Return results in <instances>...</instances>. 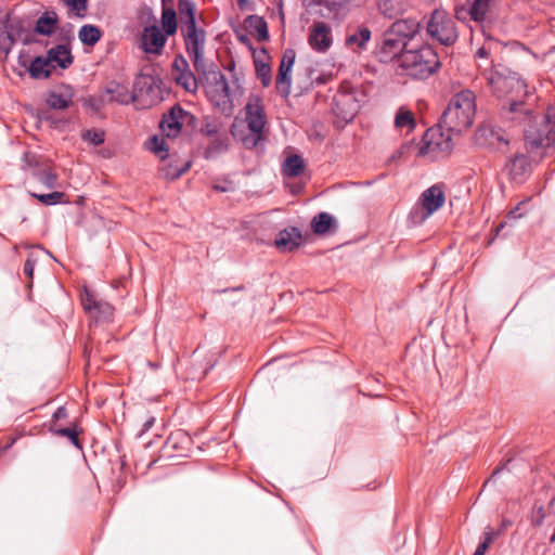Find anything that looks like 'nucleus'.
<instances>
[{"label":"nucleus","mask_w":555,"mask_h":555,"mask_svg":"<svg viewBox=\"0 0 555 555\" xmlns=\"http://www.w3.org/2000/svg\"><path fill=\"white\" fill-rule=\"evenodd\" d=\"M334 222L335 219L330 214L323 211L313 217L311 229L315 234H325Z\"/></svg>","instance_id":"72a5a7b5"},{"label":"nucleus","mask_w":555,"mask_h":555,"mask_svg":"<svg viewBox=\"0 0 555 555\" xmlns=\"http://www.w3.org/2000/svg\"><path fill=\"white\" fill-rule=\"evenodd\" d=\"M275 87H276L278 92L283 98H287L289 95L291 87H292V69L291 68L280 65L279 73L276 76Z\"/></svg>","instance_id":"7c9ffc66"},{"label":"nucleus","mask_w":555,"mask_h":555,"mask_svg":"<svg viewBox=\"0 0 555 555\" xmlns=\"http://www.w3.org/2000/svg\"><path fill=\"white\" fill-rule=\"evenodd\" d=\"M254 64H255L257 77L260 79L261 85L263 87H269L272 82L270 65L268 63L257 60V59L254 61Z\"/></svg>","instance_id":"4c0bfd02"},{"label":"nucleus","mask_w":555,"mask_h":555,"mask_svg":"<svg viewBox=\"0 0 555 555\" xmlns=\"http://www.w3.org/2000/svg\"><path fill=\"white\" fill-rule=\"evenodd\" d=\"M345 4L338 0H308L307 9L310 14L322 18L334 20Z\"/></svg>","instance_id":"6ab92c4d"},{"label":"nucleus","mask_w":555,"mask_h":555,"mask_svg":"<svg viewBox=\"0 0 555 555\" xmlns=\"http://www.w3.org/2000/svg\"><path fill=\"white\" fill-rule=\"evenodd\" d=\"M530 169V162L527 155L516 153L505 164V170L513 182L522 183Z\"/></svg>","instance_id":"a211bd4d"},{"label":"nucleus","mask_w":555,"mask_h":555,"mask_svg":"<svg viewBox=\"0 0 555 555\" xmlns=\"http://www.w3.org/2000/svg\"><path fill=\"white\" fill-rule=\"evenodd\" d=\"M305 170L304 159L299 155H291L288 156L283 165V172L287 177H298Z\"/></svg>","instance_id":"473e14b6"},{"label":"nucleus","mask_w":555,"mask_h":555,"mask_svg":"<svg viewBox=\"0 0 555 555\" xmlns=\"http://www.w3.org/2000/svg\"><path fill=\"white\" fill-rule=\"evenodd\" d=\"M178 15L180 31L184 40L185 50L190 55L195 70H204L208 64L204 57L206 31L196 22V7L190 0H179Z\"/></svg>","instance_id":"f03ea898"},{"label":"nucleus","mask_w":555,"mask_h":555,"mask_svg":"<svg viewBox=\"0 0 555 555\" xmlns=\"http://www.w3.org/2000/svg\"><path fill=\"white\" fill-rule=\"evenodd\" d=\"M493 539V533L491 530H488L485 532L483 541L479 543L477 546L475 553L473 555H485L486 551L488 550L489 545L491 544Z\"/></svg>","instance_id":"09e8293b"},{"label":"nucleus","mask_w":555,"mask_h":555,"mask_svg":"<svg viewBox=\"0 0 555 555\" xmlns=\"http://www.w3.org/2000/svg\"><path fill=\"white\" fill-rule=\"evenodd\" d=\"M160 21L167 36L176 34L178 28L177 12L172 8H163Z\"/></svg>","instance_id":"f704fd0d"},{"label":"nucleus","mask_w":555,"mask_h":555,"mask_svg":"<svg viewBox=\"0 0 555 555\" xmlns=\"http://www.w3.org/2000/svg\"><path fill=\"white\" fill-rule=\"evenodd\" d=\"M338 1L344 3L345 5L348 3H352L354 5H361L363 3V0H338Z\"/></svg>","instance_id":"e2e57ef3"},{"label":"nucleus","mask_w":555,"mask_h":555,"mask_svg":"<svg viewBox=\"0 0 555 555\" xmlns=\"http://www.w3.org/2000/svg\"><path fill=\"white\" fill-rule=\"evenodd\" d=\"M245 119L249 133L243 138V144L247 149L258 146L264 140L263 130L267 125V115L262 99L257 94H250L245 105Z\"/></svg>","instance_id":"39448f33"},{"label":"nucleus","mask_w":555,"mask_h":555,"mask_svg":"<svg viewBox=\"0 0 555 555\" xmlns=\"http://www.w3.org/2000/svg\"><path fill=\"white\" fill-rule=\"evenodd\" d=\"M196 72L204 79L206 92L215 105L220 107L231 102L227 78L214 64H206L204 70Z\"/></svg>","instance_id":"423d86ee"},{"label":"nucleus","mask_w":555,"mask_h":555,"mask_svg":"<svg viewBox=\"0 0 555 555\" xmlns=\"http://www.w3.org/2000/svg\"><path fill=\"white\" fill-rule=\"evenodd\" d=\"M195 125V116L183 109L179 104H176L168 111V113L164 114L159 128L165 137L175 139L179 135L183 127L194 129Z\"/></svg>","instance_id":"1a4fd4ad"},{"label":"nucleus","mask_w":555,"mask_h":555,"mask_svg":"<svg viewBox=\"0 0 555 555\" xmlns=\"http://www.w3.org/2000/svg\"><path fill=\"white\" fill-rule=\"evenodd\" d=\"M308 43L318 53H326L333 44L332 27L324 22H313L309 28Z\"/></svg>","instance_id":"ddd939ff"},{"label":"nucleus","mask_w":555,"mask_h":555,"mask_svg":"<svg viewBox=\"0 0 555 555\" xmlns=\"http://www.w3.org/2000/svg\"><path fill=\"white\" fill-rule=\"evenodd\" d=\"M296 59V52L293 49H286L281 60V66L293 68Z\"/></svg>","instance_id":"8fccbe9b"},{"label":"nucleus","mask_w":555,"mask_h":555,"mask_svg":"<svg viewBox=\"0 0 555 555\" xmlns=\"http://www.w3.org/2000/svg\"><path fill=\"white\" fill-rule=\"evenodd\" d=\"M222 131L221 124L218 120L210 119L208 117L204 119L199 129L201 134L209 139L219 135Z\"/></svg>","instance_id":"58836bf2"},{"label":"nucleus","mask_w":555,"mask_h":555,"mask_svg":"<svg viewBox=\"0 0 555 555\" xmlns=\"http://www.w3.org/2000/svg\"><path fill=\"white\" fill-rule=\"evenodd\" d=\"M88 0H64V2L76 11H85L87 9Z\"/></svg>","instance_id":"4d7b16f0"},{"label":"nucleus","mask_w":555,"mask_h":555,"mask_svg":"<svg viewBox=\"0 0 555 555\" xmlns=\"http://www.w3.org/2000/svg\"><path fill=\"white\" fill-rule=\"evenodd\" d=\"M537 513H538V517L534 520H532V525L539 527L543 524L544 518H545L543 506L538 507Z\"/></svg>","instance_id":"bf43d9fd"},{"label":"nucleus","mask_w":555,"mask_h":555,"mask_svg":"<svg viewBox=\"0 0 555 555\" xmlns=\"http://www.w3.org/2000/svg\"><path fill=\"white\" fill-rule=\"evenodd\" d=\"M85 104L95 111H99L104 104H106V98L102 94L99 100L95 98H89Z\"/></svg>","instance_id":"864d4df0"},{"label":"nucleus","mask_w":555,"mask_h":555,"mask_svg":"<svg viewBox=\"0 0 555 555\" xmlns=\"http://www.w3.org/2000/svg\"><path fill=\"white\" fill-rule=\"evenodd\" d=\"M54 69L55 65L52 64V62H50L49 57L46 55L35 57L30 63L28 72L35 79H47L51 76Z\"/></svg>","instance_id":"b1692460"},{"label":"nucleus","mask_w":555,"mask_h":555,"mask_svg":"<svg viewBox=\"0 0 555 555\" xmlns=\"http://www.w3.org/2000/svg\"><path fill=\"white\" fill-rule=\"evenodd\" d=\"M372 38V31L366 26L350 27L347 30L345 46L353 52H361L366 49Z\"/></svg>","instance_id":"aec40b11"},{"label":"nucleus","mask_w":555,"mask_h":555,"mask_svg":"<svg viewBox=\"0 0 555 555\" xmlns=\"http://www.w3.org/2000/svg\"><path fill=\"white\" fill-rule=\"evenodd\" d=\"M487 80L498 98H508L511 112L520 111L522 103L518 99L528 95V86L517 73H491Z\"/></svg>","instance_id":"20e7f679"},{"label":"nucleus","mask_w":555,"mask_h":555,"mask_svg":"<svg viewBox=\"0 0 555 555\" xmlns=\"http://www.w3.org/2000/svg\"><path fill=\"white\" fill-rule=\"evenodd\" d=\"M75 91L69 85H61L50 90L44 99V103L50 109H66L73 104Z\"/></svg>","instance_id":"dca6fc26"},{"label":"nucleus","mask_w":555,"mask_h":555,"mask_svg":"<svg viewBox=\"0 0 555 555\" xmlns=\"http://www.w3.org/2000/svg\"><path fill=\"white\" fill-rule=\"evenodd\" d=\"M362 93L353 88L343 87L333 101V112L341 125L350 122L361 107Z\"/></svg>","instance_id":"6e6552de"},{"label":"nucleus","mask_w":555,"mask_h":555,"mask_svg":"<svg viewBox=\"0 0 555 555\" xmlns=\"http://www.w3.org/2000/svg\"><path fill=\"white\" fill-rule=\"evenodd\" d=\"M89 308H95L92 313H94L99 319L101 320H108L113 315V307L105 301L100 300L99 304H93L90 306V304H87Z\"/></svg>","instance_id":"c03bdc74"},{"label":"nucleus","mask_w":555,"mask_h":555,"mask_svg":"<svg viewBox=\"0 0 555 555\" xmlns=\"http://www.w3.org/2000/svg\"><path fill=\"white\" fill-rule=\"evenodd\" d=\"M420 201L424 210L422 216V220H424L443 206L446 202L443 185L434 184L426 189Z\"/></svg>","instance_id":"2eb2a0df"},{"label":"nucleus","mask_w":555,"mask_h":555,"mask_svg":"<svg viewBox=\"0 0 555 555\" xmlns=\"http://www.w3.org/2000/svg\"><path fill=\"white\" fill-rule=\"evenodd\" d=\"M190 69V65L183 55H177L172 62L171 75L176 78L179 74Z\"/></svg>","instance_id":"49530a36"},{"label":"nucleus","mask_w":555,"mask_h":555,"mask_svg":"<svg viewBox=\"0 0 555 555\" xmlns=\"http://www.w3.org/2000/svg\"><path fill=\"white\" fill-rule=\"evenodd\" d=\"M78 37L83 44L94 46L101 38V31L96 26L87 24L80 28Z\"/></svg>","instance_id":"e433bc0d"},{"label":"nucleus","mask_w":555,"mask_h":555,"mask_svg":"<svg viewBox=\"0 0 555 555\" xmlns=\"http://www.w3.org/2000/svg\"><path fill=\"white\" fill-rule=\"evenodd\" d=\"M173 79L178 86L182 87L185 91L190 93H195L198 89L197 78L195 77L191 69H188L186 72L179 74Z\"/></svg>","instance_id":"c9c22d12"},{"label":"nucleus","mask_w":555,"mask_h":555,"mask_svg":"<svg viewBox=\"0 0 555 555\" xmlns=\"http://www.w3.org/2000/svg\"><path fill=\"white\" fill-rule=\"evenodd\" d=\"M24 163L30 175L39 182L49 189L54 188L57 177L48 159L33 153H25Z\"/></svg>","instance_id":"9b49d317"},{"label":"nucleus","mask_w":555,"mask_h":555,"mask_svg":"<svg viewBox=\"0 0 555 555\" xmlns=\"http://www.w3.org/2000/svg\"><path fill=\"white\" fill-rule=\"evenodd\" d=\"M82 139L91 142L93 145H101L105 140V133L101 130L89 129L83 132Z\"/></svg>","instance_id":"de8ad7c7"},{"label":"nucleus","mask_w":555,"mask_h":555,"mask_svg":"<svg viewBox=\"0 0 555 555\" xmlns=\"http://www.w3.org/2000/svg\"><path fill=\"white\" fill-rule=\"evenodd\" d=\"M504 228V223H500L496 228V233H499Z\"/></svg>","instance_id":"338daca9"},{"label":"nucleus","mask_w":555,"mask_h":555,"mask_svg":"<svg viewBox=\"0 0 555 555\" xmlns=\"http://www.w3.org/2000/svg\"><path fill=\"white\" fill-rule=\"evenodd\" d=\"M189 168H190L189 162L180 167L177 165L169 164V165L165 166L164 168H162V176L165 179L172 181V180L180 178L183 173H185L189 170Z\"/></svg>","instance_id":"ea45409f"},{"label":"nucleus","mask_w":555,"mask_h":555,"mask_svg":"<svg viewBox=\"0 0 555 555\" xmlns=\"http://www.w3.org/2000/svg\"><path fill=\"white\" fill-rule=\"evenodd\" d=\"M191 442V438L183 430H178L172 433L166 440L164 444V450L167 453L172 451H182L189 446Z\"/></svg>","instance_id":"cd10ccee"},{"label":"nucleus","mask_w":555,"mask_h":555,"mask_svg":"<svg viewBox=\"0 0 555 555\" xmlns=\"http://www.w3.org/2000/svg\"><path fill=\"white\" fill-rule=\"evenodd\" d=\"M31 196L37 198L40 203L51 206L61 203L64 197V193L59 191H54L49 194L31 193Z\"/></svg>","instance_id":"a18cd8bd"},{"label":"nucleus","mask_w":555,"mask_h":555,"mask_svg":"<svg viewBox=\"0 0 555 555\" xmlns=\"http://www.w3.org/2000/svg\"><path fill=\"white\" fill-rule=\"evenodd\" d=\"M214 189H215L216 191H219V192H228V191H229V188H227V186H221V185H218V184L214 185Z\"/></svg>","instance_id":"69168bd1"},{"label":"nucleus","mask_w":555,"mask_h":555,"mask_svg":"<svg viewBox=\"0 0 555 555\" xmlns=\"http://www.w3.org/2000/svg\"><path fill=\"white\" fill-rule=\"evenodd\" d=\"M506 467H507V464H504L503 466L496 467V468L493 470V473H492L491 477L486 481V483H485V485H487V483H489V482H491V481H494V480H495V478H496V476H498V475H499L503 469H505Z\"/></svg>","instance_id":"052dcab7"},{"label":"nucleus","mask_w":555,"mask_h":555,"mask_svg":"<svg viewBox=\"0 0 555 555\" xmlns=\"http://www.w3.org/2000/svg\"><path fill=\"white\" fill-rule=\"evenodd\" d=\"M301 240V232L297 228L291 227L278 233L274 245L280 251H293L300 246Z\"/></svg>","instance_id":"4be33fe9"},{"label":"nucleus","mask_w":555,"mask_h":555,"mask_svg":"<svg viewBox=\"0 0 555 555\" xmlns=\"http://www.w3.org/2000/svg\"><path fill=\"white\" fill-rule=\"evenodd\" d=\"M39 118L41 120H46V121L50 122L54 127H59V124L62 121L60 119L54 118V116L51 113L50 108L49 109H40L39 111Z\"/></svg>","instance_id":"603ef678"},{"label":"nucleus","mask_w":555,"mask_h":555,"mask_svg":"<svg viewBox=\"0 0 555 555\" xmlns=\"http://www.w3.org/2000/svg\"><path fill=\"white\" fill-rule=\"evenodd\" d=\"M421 27L420 22L416 18L408 17L395 21L387 29L400 38L408 44V41L413 39L418 33Z\"/></svg>","instance_id":"412c9836"},{"label":"nucleus","mask_w":555,"mask_h":555,"mask_svg":"<svg viewBox=\"0 0 555 555\" xmlns=\"http://www.w3.org/2000/svg\"><path fill=\"white\" fill-rule=\"evenodd\" d=\"M247 28L257 35L258 41H267L269 39L268 25L264 18L250 15L245 21Z\"/></svg>","instance_id":"c756f323"},{"label":"nucleus","mask_w":555,"mask_h":555,"mask_svg":"<svg viewBox=\"0 0 555 555\" xmlns=\"http://www.w3.org/2000/svg\"><path fill=\"white\" fill-rule=\"evenodd\" d=\"M167 41V35L163 34L157 25L145 26L141 36V46L144 52L160 54Z\"/></svg>","instance_id":"f3484780"},{"label":"nucleus","mask_w":555,"mask_h":555,"mask_svg":"<svg viewBox=\"0 0 555 555\" xmlns=\"http://www.w3.org/2000/svg\"><path fill=\"white\" fill-rule=\"evenodd\" d=\"M81 302L87 311L92 312L95 308H89L87 304H90V306H92L93 304H99L100 300H96L92 294L86 292V295L81 298Z\"/></svg>","instance_id":"6e6d98bb"},{"label":"nucleus","mask_w":555,"mask_h":555,"mask_svg":"<svg viewBox=\"0 0 555 555\" xmlns=\"http://www.w3.org/2000/svg\"><path fill=\"white\" fill-rule=\"evenodd\" d=\"M428 35L443 46H452L457 40L453 18L442 10H435L427 23Z\"/></svg>","instance_id":"0eeeda50"},{"label":"nucleus","mask_w":555,"mask_h":555,"mask_svg":"<svg viewBox=\"0 0 555 555\" xmlns=\"http://www.w3.org/2000/svg\"><path fill=\"white\" fill-rule=\"evenodd\" d=\"M49 431L52 433L55 436L60 437H66L75 447L81 448L78 435L80 430L76 425H73L70 427H60L57 424H50L49 425Z\"/></svg>","instance_id":"2f4dec72"},{"label":"nucleus","mask_w":555,"mask_h":555,"mask_svg":"<svg viewBox=\"0 0 555 555\" xmlns=\"http://www.w3.org/2000/svg\"><path fill=\"white\" fill-rule=\"evenodd\" d=\"M68 416L67 410L64 406H59L52 415L50 424H57V421L64 420Z\"/></svg>","instance_id":"13d9d810"},{"label":"nucleus","mask_w":555,"mask_h":555,"mask_svg":"<svg viewBox=\"0 0 555 555\" xmlns=\"http://www.w3.org/2000/svg\"><path fill=\"white\" fill-rule=\"evenodd\" d=\"M543 128L539 131L526 130L525 138L531 149L548 147L555 142V107L550 106L542 116Z\"/></svg>","instance_id":"9d476101"},{"label":"nucleus","mask_w":555,"mask_h":555,"mask_svg":"<svg viewBox=\"0 0 555 555\" xmlns=\"http://www.w3.org/2000/svg\"><path fill=\"white\" fill-rule=\"evenodd\" d=\"M36 260L31 257H28L24 263L23 272L28 278V280H33L34 270H35Z\"/></svg>","instance_id":"5fc2aeb1"},{"label":"nucleus","mask_w":555,"mask_h":555,"mask_svg":"<svg viewBox=\"0 0 555 555\" xmlns=\"http://www.w3.org/2000/svg\"><path fill=\"white\" fill-rule=\"evenodd\" d=\"M476 143L479 146L488 147L501 153H505L508 146V140L504 137L501 129L491 126H480L475 133Z\"/></svg>","instance_id":"f8f14e48"},{"label":"nucleus","mask_w":555,"mask_h":555,"mask_svg":"<svg viewBox=\"0 0 555 555\" xmlns=\"http://www.w3.org/2000/svg\"><path fill=\"white\" fill-rule=\"evenodd\" d=\"M406 46L405 42L400 38H396V36L387 29L383 35L382 43L376 50V56L382 63H389L393 60L397 61L401 53L409 50Z\"/></svg>","instance_id":"4468645a"},{"label":"nucleus","mask_w":555,"mask_h":555,"mask_svg":"<svg viewBox=\"0 0 555 555\" xmlns=\"http://www.w3.org/2000/svg\"><path fill=\"white\" fill-rule=\"evenodd\" d=\"M455 17L459 21L466 22V21H473V12L470 7H459L455 9Z\"/></svg>","instance_id":"3c124183"},{"label":"nucleus","mask_w":555,"mask_h":555,"mask_svg":"<svg viewBox=\"0 0 555 555\" xmlns=\"http://www.w3.org/2000/svg\"><path fill=\"white\" fill-rule=\"evenodd\" d=\"M403 74L415 79H425L440 67L437 52L429 44L405 50L397 60Z\"/></svg>","instance_id":"7ed1b4c3"},{"label":"nucleus","mask_w":555,"mask_h":555,"mask_svg":"<svg viewBox=\"0 0 555 555\" xmlns=\"http://www.w3.org/2000/svg\"><path fill=\"white\" fill-rule=\"evenodd\" d=\"M106 103L116 102L127 105L134 100V95L129 91L128 87L117 81H109L104 90Z\"/></svg>","instance_id":"5701e85b"},{"label":"nucleus","mask_w":555,"mask_h":555,"mask_svg":"<svg viewBox=\"0 0 555 555\" xmlns=\"http://www.w3.org/2000/svg\"><path fill=\"white\" fill-rule=\"evenodd\" d=\"M490 0H474L469 5L473 12V21L481 23L485 20L486 13L489 9Z\"/></svg>","instance_id":"79ce46f5"},{"label":"nucleus","mask_w":555,"mask_h":555,"mask_svg":"<svg viewBox=\"0 0 555 555\" xmlns=\"http://www.w3.org/2000/svg\"><path fill=\"white\" fill-rule=\"evenodd\" d=\"M488 56L489 51L485 47L479 48L476 52V57L478 59H488Z\"/></svg>","instance_id":"680f3d73"},{"label":"nucleus","mask_w":555,"mask_h":555,"mask_svg":"<svg viewBox=\"0 0 555 555\" xmlns=\"http://www.w3.org/2000/svg\"><path fill=\"white\" fill-rule=\"evenodd\" d=\"M10 13L0 9V42L8 41L9 44L13 43V37L10 33Z\"/></svg>","instance_id":"a19ab883"},{"label":"nucleus","mask_w":555,"mask_h":555,"mask_svg":"<svg viewBox=\"0 0 555 555\" xmlns=\"http://www.w3.org/2000/svg\"><path fill=\"white\" fill-rule=\"evenodd\" d=\"M47 56L49 57L50 62H52V64L57 65L63 69L69 67L73 63V55L70 50L65 44H59L54 48H51L47 52Z\"/></svg>","instance_id":"393cba45"},{"label":"nucleus","mask_w":555,"mask_h":555,"mask_svg":"<svg viewBox=\"0 0 555 555\" xmlns=\"http://www.w3.org/2000/svg\"><path fill=\"white\" fill-rule=\"evenodd\" d=\"M229 142L230 139L225 131H222L219 135L211 138L204 152L205 158L211 159L225 153L229 149Z\"/></svg>","instance_id":"a878e982"},{"label":"nucleus","mask_w":555,"mask_h":555,"mask_svg":"<svg viewBox=\"0 0 555 555\" xmlns=\"http://www.w3.org/2000/svg\"><path fill=\"white\" fill-rule=\"evenodd\" d=\"M509 216H512V217H514V218H517V216H516V211H515V210H511Z\"/></svg>","instance_id":"774afa93"},{"label":"nucleus","mask_w":555,"mask_h":555,"mask_svg":"<svg viewBox=\"0 0 555 555\" xmlns=\"http://www.w3.org/2000/svg\"><path fill=\"white\" fill-rule=\"evenodd\" d=\"M154 421H155V420H154V417H151L150 420H147V421L144 423V425H143L144 430H147L150 427H152V426H153V424H154Z\"/></svg>","instance_id":"0e129e2a"},{"label":"nucleus","mask_w":555,"mask_h":555,"mask_svg":"<svg viewBox=\"0 0 555 555\" xmlns=\"http://www.w3.org/2000/svg\"><path fill=\"white\" fill-rule=\"evenodd\" d=\"M56 23V13L54 11H47L37 20L35 30L39 35L50 36L54 33Z\"/></svg>","instance_id":"bb28decb"},{"label":"nucleus","mask_w":555,"mask_h":555,"mask_svg":"<svg viewBox=\"0 0 555 555\" xmlns=\"http://www.w3.org/2000/svg\"><path fill=\"white\" fill-rule=\"evenodd\" d=\"M149 149L158 155L160 159H165L168 156L169 149L165 144V140L163 138H158L157 135H153L149 142Z\"/></svg>","instance_id":"37998d69"},{"label":"nucleus","mask_w":555,"mask_h":555,"mask_svg":"<svg viewBox=\"0 0 555 555\" xmlns=\"http://www.w3.org/2000/svg\"><path fill=\"white\" fill-rule=\"evenodd\" d=\"M476 115V95L470 90H462L455 93L440 118V127L448 131L444 134L440 129H428L422 139L418 155L425 156L436 151H448L451 147V133H461L468 129Z\"/></svg>","instance_id":"f257e3e1"},{"label":"nucleus","mask_w":555,"mask_h":555,"mask_svg":"<svg viewBox=\"0 0 555 555\" xmlns=\"http://www.w3.org/2000/svg\"><path fill=\"white\" fill-rule=\"evenodd\" d=\"M395 127L398 130L412 131L416 127V120L413 113L404 107H400L395 117Z\"/></svg>","instance_id":"c85d7f7f"}]
</instances>
